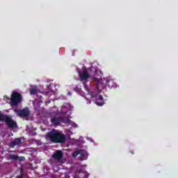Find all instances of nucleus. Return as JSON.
Returning a JSON list of instances; mask_svg holds the SVG:
<instances>
[{"mask_svg": "<svg viewBox=\"0 0 178 178\" xmlns=\"http://www.w3.org/2000/svg\"><path fill=\"white\" fill-rule=\"evenodd\" d=\"M81 95L82 97H84V94H81Z\"/></svg>", "mask_w": 178, "mask_h": 178, "instance_id": "a878e982", "label": "nucleus"}, {"mask_svg": "<svg viewBox=\"0 0 178 178\" xmlns=\"http://www.w3.org/2000/svg\"><path fill=\"white\" fill-rule=\"evenodd\" d=\"M38 92V90L37 89V86H33L30 90V94L32 95H35Z\"/></svg>", "mask_w": 178, "mask_h": 178, "instance_id": "2eb2a0df", "label": "nucleus"}, {"mask_svg": "<svg viewBox=\"0 0 178 178\" xmlns=\"http://www.w3.org/2000/svg\"><path fill=\"white\" fill-rule=\"evenodd\" d=\"M79 154L81 155V161H86L88 158V153L85 150L79 151Z\"/></svg>", "mask_w": 178, "mask_h": 178, "instance_id": "6e6552de", "label": "nucleus"}, {"mask_svg": "<svg viewBox=\"0 0 178 178\" xmlns=\"http://www.w3.org/2000/svg\"><path fill=\"white\" fill-rule=\"evenodd\" d=\"M19 144H22V139L16 138L10 143V147H16V145H19Z\"/></svg>", "mask_w": 178, "mask_h": 178, "instance_id": "1a4fd4ad", "label": "nucleus"}, {"mask_svg": "<svg viewBox=\"0 0 178 178\" xmlns=\"http://www.w3.org/2000/svg\"><path fill=\"white\" fill-rule=\"evenodd\" d=\"M79 154H80V152H74L72 154V156H74V158H76V156H77V155H79Z\"/></svg>", "mask_w": 178, "mask_h": 178, "instance_id": "dca6fc26", "label": "nucleus"}, {"mask_svg": "<svg viewBox=\"0 0 178 178\" xmlns=\"http://www.w3.org/2000/svg\"><path fill=\"white\" fill-rule=\"evenodd\" d=\"M68 95H70V97H72V92H68Z\"/></svg>", "mask_w": 178, "mask_h": 178, "instance_id": "412c9836", "label": "nucleus"}, {"mask_svg": "<svg viewBox=\"0 0 178 178\" xmlns=\"http://www.w3.org/2000/svg\"><path fill=\"white\" fill-rule=\"evenodd\" d=\"M3 99L8 104H11L12 105H17V104H20V102H22V95L17 92H13L11 98L5 96Z\"/></svg>", "mask_w": 178, "mask_h": 178, "instance_id": "7ed1b4c3", "label": "nucleus"}, {"mask_svg": "<svg viewBox=\"0 0 178 178\" xmlns=\"http://www.w3.org/2000/svg\"><path fill=\"white\" fill-rule=\"evenodd\" d=\"M88 72H90V69H86V67L82 68V72H79V74L81 80L83 81L84 80H87L89 77Z\"/></svg>", "mask_w": 178, "mask_h": 178, "instance_id": "39448f33", "label": "nucleus"}, {"mask_svg": "<svg viewBox=\"0 0 178 178\" xmlns=\"http://www.w3.org/2000/svg\"><path fill=\"white\" fill-rule=\"evenodd\" d=\"M90 70L92 73L90 75L92 76V79L95 83L97 84L98 91L95 93V92H92L90 94H88L85 99L88 101V104H91V99L92 101H95L96 105L98 106H102L104 105L105 102H104V97L102 95H99L101 93V90L105 88L106 86H108L111 88L113 87V79L110 77H105L103 79H101V72L98 71L97 68L94 67H90Z\"/></svg>", "mask_w": 178, "mask_h": 178, "instance_id": "f257e3e1", "label": "nucleus"}, {"mask_svg": "<svg viewBox=\"0 0 178 178\" xmlns=\"http://www.w3.org/2000/svg\"><path fill=\"white\" fill-rule=\"evenodd\" d=\"M9 137H10V136H13V134H10V135H8Z\"/></svg>", "mask_w": 178, "mask_h": 178, "instance_id": "393cba45", "label": "nucleus"}, {"mask_svg": "<svg viewBox=\"0 0 178 178\" xmlns=\"http://www.w3.org/2000/svg\"><path fill=\"white\" fill-rule=\"evenodd\" d=\"M64 178H70V176H69V174H65Z\"/></svg>", "mask_w": 178, "mask_h": 178, "instance_id": "a211bd4d", "label": "nucleus"}, {"mask_svg": "<svg viewBox=\"0 0 178 178\" xmlns=\"http://www.w3.org/2000/svg\"><path fill=\"white\" fill-rule=\"evenodd\" d=\"M80 140H81V137L80 138Z\"/></svg>", "mask_w": 178, "mask_h": 178, "instance_id": "bb28decb", "label": "nucleus"}, {"mask_svg": "<svg viewBox=\"0 0 178 178\" xmlns=\"http://www.w3.org/2000/svg\"><path fill=\"white\" fill-rule=\"evenodd\" d=\"M61 122H63V123H65V120H63V118H52L51 119V122L53 123V124H59V123H61Z\"/></svg>", "mask_w": 178, "mask_h": 178, "instance_id": "9d476101", "label": "nucleus"}, {"mask_svg": "<svg viewBox=\"0 0 178 178\" xmlns=\"http://www.w3.org/2000/svg\"><path fill=\"white\" fill-rule=\"evenodd\" d=\"M9 137H10V136H13V134H10V135H8Z\"/></svg>", "mask_w": 178, "mask_h": 178, "instance_id": "b1692460", "label": "nucleus"}, {"mask_svg": "<svg viewBox=\"0 0 178 178\" xmlns=\"http://www.w3.org/2000/svg\"><path fill=\"white\" fill-rule=\"evenodd\" d=\"M9 158L10 159H13L14 161H17V159L19 161H24V157H19L16 154H10Z\"/></svg>", "mask_w": 178, "mask_h": 178, "instance_id": "ddd939ff", "label": "nucleus"}, {"mask_svg": "<svg viewBox=\"0 0 178 178\" xmlns=\"http://www.w3.org/2000/svg\"><path fill=\"white\" fill-rule=\"evenodd\" d=\"M15 112L16 115L20 116L21 118H27L30 113L29 108H24L23 110H15Z\"/></svg>", "mask_w": 178, "mask_h": 178, "instance_id": "0eeeda50", "label": "nucleus"}, {"mask_svg": "<svg viewBox=\"0 0 178 178\" xmlns=\"http://www.w3.org/2000/svg\"><path fill=\"white\" fill-rule=\"evenodd\" d=\"M46 140L52 141L53 143H65L66 141V136L62 133V131L58 130L53 129L51 131L49 132L45 136Z\"/></svg>", "mask_w": 178, "mask_h": 178, "instance_id": "f03ea898", "label": "nucleus"}, {"mask_svg": "<svg viewBox=\"0 0 178 178\" xmlns=\"http://www.w3.org/2000/svg\"><path fill=\"white\" fill-rule=\"evenodd\" d=\"M65 123H69V124H70V126H72V127H78L77 124H76L75 122H74L73 121H71L69 119H66L65 121H64Z\"/></svg>", "mask_w": 178, "mask_h": 178, "instance_id": "4468645a", "label": "nucleus"}, {"mask_svg": "<svg viewBox=\"0 0 178 178\" xmlns=\"http://www.w3.org/2000/svg\"><path fill=\"white\" fill-rule=\"evenodd\" d=\"M83 84L86 91H88V88L87 87V84H86V82H83Z\"/></svg>", "mask_w": 178, "mask_h": 178, "instance_id": "f3484780", "label": "nucleus"}, {"mask_svg": "<svg viewBox=\"0 0 178 178\" xmlns=\"http://www.w3.org/2000/svg\"><path fill=\"white\" fill-rule=\"evenodd\" d=\"M76 177L79 178H88V174L86 172H80L76 173Z\"/></svg>", "mask_w": 178, "mask_h": 178, "instance_id": "9b49d317", "label": "nucleus"}, {"mask_svg": "<svg viewBox=\"0 0 178 178\" xmlns=\"http://www.w3.org/2000/svg\"><path fill=\"white\" fill-rule=\"evenodd\" d=\"M76 91H77V92H81V88H78V89L76 90Z\"/></svg>", "mask_w": 178, "mask_h": 178, "instance_id": "6ab92c4d", "label": "nucleus"}, {"mask_svg": "<svg viewBox=\"0 0 178 178\" xmlns=\"http://www.w3.org/2000/svg\"><path fill=\"white\" fill-rule=\"evenodd\" d=\"M9 137H10V136H13V134H10V135H8Z\"/></svg>", "mask_w": 178, "mask_h": 178, "instance_id": "5701e85b", "label": "nucleus"}, {"mask_svg": "<svg viewBox=\"0 0 178 178\" xmlns=\"http://www.w3.org/2000/svg\"><path fill=\"white\" fill-rule=\"evenodd\" d=\"M0 120L1 121L5 120L8 127L11 129H16V127H17V124H16V122L13 121L7 115H2V111H0Z\"/></svg>", "mask_w": 178, "mask_h": 178, "instance_id": "20e7f679", "label": "nucleus"}, {"mask_svg": "<svg viewBox=\"0 0 178 178\" xmlns=\"http://www.w3.org/2000/svg\"><path fill=\"white\" fill-rule=\"evenodd\" d=\"M33 105H35V104H37V100H35L33 102Z\"/></svg>", "mask_w": 178, "mask_h": 178, "instance_id": "aec40b11", "label": "nucleus"}, {"mask_svg": "<svg viewBox=\"0 0 178 178\" xmlns=\"http://www.w3.org/2000/svg\"><path fill=\"white\" fill-rule=\"evenodd\" d=\"M69 111H71L70 105L66 104L61 108L60 113H66L67 112H69Z\"/></svg>", "mask_w": 178, "mask_h": 178, "instance_id": "f8f14e48", "label": "nucleus"}, {"mask_svg": "<svg viewBox=\"0 0 178 178\" xmlns=\"http://www.w3.org/2000/svg\"><path fill=\"white\" fill-rule=\"evenodd\" d=\"M63 156V154L60 151H56L53 154V158L55 161H58V163H65V160H62Z\"/></svg>", "mask_w": 178, "mask_h": 178, "instance_id": "423d86ee", "label": "nucleus"}, {"mask_svg": "<svg viewBox=\"0 0 178 178\" xmlns=\"http://www.w3.org/2000/svg\"><path fill=\"white\" fill-rule=\"evenodd\" d=\"M70 134H73V133H72V131H70V132L68 133V135L70 136Z\"/></svg>", "mask_w": 178, "mask_h": 178, "instance_id": "4be33fe9", "label": "nucleus"}]
</instances>
